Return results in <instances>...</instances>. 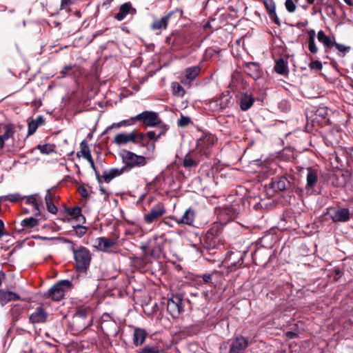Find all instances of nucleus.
I'll use <instances>...</instances> for the list:
<instances>
[{
    "label": "nucleus",
    "mask_w": 353,
    "mask_h": 353,
    "mask_svg": "<svg viewBox=\"0 0 353 353\" xmlns=\"http://www.w3.org/2000/svg\"><path fill=\"white\" fill-rule=\"evenodd\" d=\"M301 180L299 176L294 174H285L277 176L272 179V181L265 185L267 194L270 196L276 192H284L288 194L295 193L299 196L301 190Z\"/></svg>",
    "instance_id": "obj_1"
},
{
    "label": "nucleus",
    "mask_w": 353,
    "mask_h": 353,
    "mask_svg": "<svg viewBox=\"0 0 353 353\" xmlns=\"http://www.w3.org/2000/svg\"><path fill=\"white\" fill-rule=\"evenodd\" d=\"M222 245L221 239L204 236L199 251L205 260L212 263L219 262L221 261L220 250Z\"/></svg>",
    "instance_id": "obj_2"
},
{
    "label": "nucleus",
    "mask_w": 353,
    "mask_h": 353,
    "mask_svg": "<svg viewBox=\"0 0 353 353\" xmlns=\"http://www.w3.org/2000/svg\"><path fill=\"white\" fill-rule=\"evenodd\" d=\"M193 39L192 34L186 30H174L165 37V43L172 51L181 50L185 45L190 44Z\"/></svg>",
    "instance_id": "obj_3"
},
{
    "label": "nucleus",
    "mask_w": 353,
    "mask_h": 353,
    "mask_svg": "<svg viewBox=\"0 0 353 353\" xmlns=\"http://www.w3.org/2000/svg\"><path fill=\"white\" fill-rule=\"evenodd\" d=\"M70 250L73 253L77 271L80 273H86L92 261V254L90 250L81 245L78 248L72 247Z\"/></svg>",
    "instance_id": "obj_4"
},
{
    "label": "nucleus",
    "mask_w": 353,
    "mask_h": 353,
    "mask_svg": "<svg viewBox=\"0 0 353 353\" xmlns=\"http://www.w3.org/2000/svg\"><path fill=\"white\" fill-rule=\"evenodd\" d=\"M183 12L181 9L176 8L170 11L161 18H155L151 23L150 29L156 32V34L160 35L163 30L167 29L170 21L172 19H179L182 17Z\"/></svg>",
    "instance_id": "obj_5"
},
{
    "label": "nucleus",
    "mask_w": 353,
    "mask_h": 353,
    "mask_svg": "<svg viewBox=\"0 0 353 353\" xmlns=\"http://www.w3.org/2000/svg\"><path fill=\"white\" fill-rule=\"evenodd\" d=\"M306 174V184L304 188L301 185V190L302 192L299 194V196H303L305 195H311L317 194V191L315 190L319 183V171L317 169L312 167L307 168Z\"/></svg>",
    "instance_id": "obj_6"
},
{
    "label": "nucleus",
    "mask_w": 353,
    "mask_h": 353,
    "mask_svg": "<svg viewBox=\"0 0 353 353\" xmlns=\"http://www.w3.org/2000/svg\"><path fill=\"white\" fill-rule=\"evenodd\" d=\"M216 141V138L215 136L212 134L204 132L197 140L196 145L194 150L197 152L200 157H208L210 155L212 148Z\"/></svg>",
    "instance_id": "obj_7"
},
{
    "label": "nucleus",
    "mask_w": 353,
    "mask_h": 353,
    "mask_svg": "<svg viewBox=\"0 0 353 353\" xmlns=\"http://www.w3.org/2000/svg\"><path fill=\"white\" fill-rule=\"evenodd\" d=\"M122 162L127 172L136 167H143L147 164L146 158L142 155H138L129 150H123L121 154Z\"/></svg>",
    "instance_id": "obj_8"
},
{
    "label": "nucleus",
    "mask_w": 353,
    "mask_h": 353,
    "mask_svg": "<svg viewBox=\"0 0 353 353\" xmlns=\"http://www.w3.org/2000/svg\"><path fill=\"white\" fill-rule=\"evenodd\" d=\"M72 286V283L69 280H61L52 286L48 292H45L43 297L45 299H51L54 301H61L65 296L67 289Z\"/></svg>",
    "instance_id": "obj_9"
},
{
    "label": "nucleus",
    "mask_w": 353,
    "mask_h": 353,
    "mask_svg": "<svg viewBox=\"0 0 353 353\" xmlns=\"http://www.w3.org/2000/svg\"><path fill=\"white\" fill-rule=\"evenodd\" d=\"M130 263L132 267L141 272H148L152 270L153 261L143 251L140 256L130 257Z\"/></svg>",
    "instance_id": "obj_10"
},
{
    "label": "nucleus",
    "mask_w": 353,
    "mask_h": 353,
    "mask_svg": "<svg viewBox=\"0 0 353 353\" xmlns=\"http://www.w3.org/2000/svg\"><path fill=\"white\" fill-rule=\"evenodd\" d=\"M183 296L181 294H172L167 301V311L173 319H176L184 312Z\"/></svg>",
    "instance_id": "obj_11"
},
{
    "label": "nucleus",
    "mask_w": 353,
    "mask_h": 353,
    "mask_svg": "<svg viewBox=\"0 0 353 353\" xmlns=\"http://www.w3.org/2000/svg\"><path fill=\"white\" fill-rule=\"evenodd\" d=\"M143 135L138 130H132L130 133H119L116 134L113 142L118 145H125L129 142L139 147V143L143 141Z\"/></svg>",
    "instance_id": "obj_12"
},
{
    "label": "nucleus",
    "mask_w": 353,
    "mask_h": 353,
    "mask_svg": "<svg viewBox=\"0 0 353 353\" xmlns=\"http://www.w3.org/2000/svg\"><path fill=\"white\" fill-rule=\"evenodd\" d=\"M135 119L145 128H155L161 123V118L159 114L153 111H143L136 115Z\"/></svg>",
    "instance_id": "obj_13"
},
{
    "label": "nucleus",
    "mask_w": 353,
    "mask_h": 353,
    "mask_svg": "<svg viewBox=\"0 0 353 353\" xmlns=\"http://www.w3.org/2000/svg\"><path fill=\"white\" fill-rule=\"evenodd\" d=\"M325 213L334 223L347 222L350 219V212L348 208L339 206L330 207L326 209Z\"/></svg>",
    "instance_id": "obj_14"
},
{
    "label": "nucleus",
    "mask_w": 353,
    "mask_h": 353,
    "mask_svg": "<svg viewBox=\"0 0 353 353\" xmlns=\"http://www.w3.org/2000/svg\"><path fill=\"white\" fill-rule=\"evenodd\" d=\"M245 252L239 251L230 252L225 259V262L228 263V269L230 272H233L242 267L244 255Z\"/></svg>",
    "instance_id": "obj_15"
},
{
    "label": "nucleus",
    "mask_w": 353,
    "mask_h": 353,
    "mask_svg": "<svg viewBox=\"0 0 353 353\" xmlns=\"http://www.w3.org/2000/svg\"><path fill=\"white\" fill-rule=\"evenodd\" d=\"M165 213V209L164 206L161 203H158L154 205L150 210L144 215V221L148 224L152 223L157 221Z\"/></svg>",
    "instance_id": "obj_16"
},
{
    "label": "nucleus",
    "mask_w": 353,
    "mask_h": 353,
    "mask_svg": "<svg viewBox=\"0 0 353 353\" xmlns=\"http://www.w3.org/2000/svg\"><path fill=\"white\" fill-rule=\"evenodd\" d=\"M249 345V339L241 335L237 336L232 341L229 353H243Z\"/></svg>",
    "instance_id": "obj_17"
},
{
    "label": "nucleus",
    "mask_w": 353,
    "mask_h": 353,
    "mask_svg": "<svg viewBox=\"0 0 353 353\" xmlns=\"http://www.w3.org/2000/svg\"><path fill=\"white\" fill-rule=\"evenodd\" d=\"M318 41L323 45L325 58L330 59L328 53L335 44V37L334 36H327L323 30H319L317 33Z\"/></svg>",
    "instance_id": "obj_18"
},
{
    "label": "nucleus",
    "mask_w": 353,
    "mask_h": 353,
    "mask_svg": "<svg viewBox=\"0 0 353 353\" xmlns=\"http://www.w3.org/2000/svg\"><path fill=\"white\" fill-rule=\"evenodd\" d=\"M48 313L41 306L37 307L30 315L29 321L32 324H43L47 322Z\"/></svg>",
    "instance_id": "obj_19"
},
{
    "label": "nucleus",
    "mask_w": 353,
    "mask_h": 353,
    "mask_svg": "<svg viewBox=\"0 0 353 353\" xmlns=\"http://www.w3.org/2000/svg\"><path fill=\"white\" fill-rule=\"evenodd\" d=\"M202 158L193 150L185 155L182 165L185 169L188 170L196 168L202 160Z\"/></svg>",
    "instance_id": "obj_20"
},
{
    "label": "nucleus",
    "mask_w": 353,
    "mask_h": 353,
    "mask_svg": "<svg viewBox=\"0 0 353 353\" xmlns=\"http://www.w3.org/2000/svg\"><path fill=\"white\" fill-rule=\"evenodd\" d=\"M119 236L109 239L108 237H99L97 239V245L96 246L100 251L103 252H110V250L117 244Z\"/></svg>",
    "instance_id": "obj_21"
},
{
    "label": "nucleus",
    "mask_w": 353,
    "mask_h": 353,
    "mask_svg": "<svg viewBox=\"0 0 353 353\" xmlns=\"http://www.w3.org/2000/svg\"><path fill=\"white\" fill-rule=\"evenodd\" d=\"M196 216V210L190 207L188 208L181 217H172V219L174 220L178 224H185L187 225H193Z\"/></svg>",
    "instance_id": "obj_22"
},
{
    "label": "nucleus",
    "mask_w": 353,
    "mask_h": 353,
    "mask_svg": "<svg viewBox=\"0 0 353 353\" xmlns=\"http://www.w3.org/2000/svg\"><path fill=\"white\" fill-rule=\"evenodd\" d=\"M143 135V141L139 143L140 148H146L150 145L152 150L155 149V142L160 139L158 134L153 130L148 131L146 133L139 132Z\"/></svg>",
    "instance_id": "obj_23"
},
{
    "label": "nucleus",
    "mask_w": 353,
    "mask_h": 353,
    "mask_svg": "<svg viewBox=\"0 0 353 353\" xmlns=\"http://www.w3.org/2000/svg\"><path fill=\"white\" fill-rule=\"evenodd\" d=\"M201 66L194 65L185 70V79L181 81L184 85L190 84L200 74Z\"/></svg>",
    "instance_id": "obj_24"
},
{
    "label": "nucleus",
    "mask_w": 353,
    "mask_h": 353,
    "mask_svg": "<svg viewBox=\"0 0 353 353\" xmlns=\"http://www.w3.org/2000/svg\"><path fill=\"white\" fill-rule=\"evenodd\" d=\"M129 14L131 15L136 14L137 10L132 7L130 2H126L120 6L119 11L114 15V19L118 21H122Z\"/></svg>",
    "instance_id": "obj_25"
},
{
    "label": "nucleus",
    "mask_w": 353,
    "mask_h": 353,
    "mask_svg": "<svg viewBox=\"0 0 353 353\" xmlns=\"http://www.w3.org/2000/svg\"><path fill=\"white\" fill-rule=\"evenodd\" d=\"M148 333L143 328L136 327L132 335V343L135 347H139L144 344Z\"/></svg>",
    "instance_id": "obj_26"
},
{
    "label": "nucleus",
    "mask_w": 353,
    "mask_h": 353,
    "mask_svg": "<svg viewBox=\"0 0 353 353\" xmlns=\"http://www.w3.org/2000/svg\"><path fill=\"white\" fill-rule=\"evenodd\" d=\"M239 206L238 204H232L224 207L220 214V216H225L228 220L232 221L237 218L239 214Z\"/></svg>",
    "instance_id": "obj_27"
},
{
    "label": "nucleus",
    "mask_w": 353,
    "mask_h": 353,
    "mask_svg": "<svg viewBox=\"0 0 353 353\" xmlns=\"http://www.w3.org/2000/svg\"><path fill=\"white\" fill-rule=\"evenodd\" d=\"M141 250L145 253H147L148 256L150 257L153 261L154 259H157L159 258L163 250V245L160 244H156L152 248L142 246Z\"/></svg>",
    "instance_id": "obj_28"
},
{
    "label": "nucleus",
    "mask_w": 353,
    "mask_h": 353,
    "mask_svg": "<svg viewBox=\"0 0 353 353\" xmlns=\"http://www.w3.org/2000/svg\"><path fill=\"white\" fill-rule=\"evenodd\" d=\"M246 72L254 79H258L262 76V71L259 63L250 62L246 64Z\"/></svg>",
    "instance_id": "obj_29"
},
{
    "label": "nucleus",
    "mask_w": 353,
    "mask_h": 353,
    "mask_svg": "<svg viewBox=\"0 0 353 353\" xmlns=\"http://www.w3.org/2000/svg\"><path fill=\"white\" fill-rule=\"evenodd\" d=\"M66 213L72 216V219L79 223L85 222V217L81 214V208L79 206L65 209Z\"/></svg>",
    "instance_id": "obj_30"
},
{
    "label": "nucleus",
    "mask_w": 353,
    "mask_h": 353,
    "mask_svg": "<svg viewBox=\"0 0 353 353\" xmlns=\"http://www.w3.org/2000/svg\"><path fill=\"white\" fill-rule=\"evenodd\" d=\"M254 99L247 92H243L241 95L240 107L243 111L248 110L254 104Z\"/></svg>",
    "instance_id": "obj_31"
},
{
    "label": "nucleus",
    "mask_w": 353,
    "mask_h": 353,
    "mask_svg": "<svg viewBox=\"0 0 353 353\" xmlns=\"http://www.w3.org/2000/svg\"><path fill=\"white\" fill-rule=\"evenodd\" d=\"M274 71L281 75L286 76L289 74L288 62L283 58H279L275 63Z\"/></svg>",
    "instance_id": "obj_32"
},
{
    "label": "nucleus",
    "mask_w": 353,
    "mask_h": 353,
    "mask_svg": "<svg viewBox=\"0 0 353 353\" xmlns=\"http://www.w3.org/2000/svg\"><path fill=\"white\" fill-rule=\"evenodd\" d=\"M74 316L79 317L84 319H93L92 310L90 307L81 305L77 308V312Z\"/></svg>",
    "instance_id": "obj_33"
},
{
    "label": "nucleus",
    "mask_w": 353,
    "mask_h": 353,
    "mask_svg": "<svg viewBox=\"0 0 353 353\" xmlns=\"http://www.w3.org/2000/svg\"><path fill=\"white\" fill-rule=\"evenodd\" d=\"M77 157L82 156L87 161L91 160L92 155L86 140H83L80 143V151L77 153Z\"/></svg>",
    "instance_id": "obj_34"
},
{
    "label": "nucleus",
    "mask_w": 353,
    "mask_h": 353,
    "mask_svg": "<svg viewBox=\"0 0 353 353\" xmlns=\"http://www.w3.org/2000/svg\"><path fill=\"white\" fill-rule=\"evenodd\" d=\"M55 198V195H52L50 190H47L46 195L45 196L47 210L49 212L56 214L58 212L57 206L53 203V199Z\"/></svg>",
    "instance_id": "obj_35"
},
{
    "label": "nucleus",
    "mask_w": 353,
    "mask_h": 353,
    "mask_svg": "<svg viewBox=\"0 0 353 353\" xmlns=\"http://www.w3.org/2000/svg\"><path fill=\"white\" fill-rule=\"evenodd\" d=\"M20 299V296L11 291L0 290V301L7 303L11 301H17Z\"/></svg>",
    "instance_id": "obj_36"
},
{
    "label": "nucleus",
    "mask_w": 353,
    "mask_h": 353,
    "mask_svg": "<svg viewBox=\"0 0 353 353\" xmlns=\"http://www.w3.org/2000/svg\"><path fill=\"white\" fill-rule=\"evenodd\" d=\"M265 6L270 15V17L273 20L274 23L278 26H280V20L276 13V6L274 3L272 1L265 2Z\"/></svg>",
    "instance_id": "obj_37"
},
{
    "label": "nucleus",
    "mask_w": 353,
    "mask_h": 353,
    "mask_svg": "<svg viewBox=\"0 0 353 353\" xmlns=\"http://www.w3.org/2000/svg\"><path fill=\"white\" fill-rule=\"evenodd\" d=\"M73 323L79 330H83L92 325V319H84L74 316Z\"/></svg>",
    "instance_id": "obj_38"
},
{
    "label": "nucleus",
    "mask_w": 353,
    "mask_h": 353,
    "mask_svg": "<svg viewBox=\"0 0 353 353\" xmlns=\"http://www.w3.org/2000/svg\"><path fill=\"white\" fill-rule=\"evenodd\" d=\"M82 223L77 224V225H74L73 230L68 232V234L70 235H76L79 238L83 237L88 231V228L81 225Z\"/></svg>",
    "instance_id": "obj_39"
},
{
    "label": "nucleus",
    "mask_w": 353,
    "mask_h": 353,
    "mask_svg": "<svg viewBox=\"0 0 353 353\" xmlns=\"http://www.w3.org/2000/svg\"><path fill=\"white\" fill-rule=\"evenodd\" d=\"M137 353H163V350L157 345H146L139 349Z\"/></svg>",
    "instance_id": "obj_40"
},
{
    "label": "nucleus",
    "mask_w": 353,
    "mask_h": 353,
    "mask_svg": "<svg viewBox=\"0 0 353 353\" xmlns=\"http://www.w3.org/2000/svg\"><path fill=\"white\" fill-rule=\"evenodd\" d=\"M39 219L34 217H29L21 221V225L26 229H33L39 225Z\"/></svg>",
    "instance_id": "obj_41"
},
{
    "label": "nucleus",
    "mask_w": 353,
    "mask_h": 353,
    "mask_svg": "<svg viewBox=\"0 0 353 353\" xmlns=\"http://www.w3.org/2000/svg\"><path fill=\"white\" fill-rule=\"evenodd\" d=\"M136 122H137V120L135 119V116L132 117L128 119L122 120L120 122L113 123L111 126H110L107 128V130L108 129L112 128H121L123 126L132 125L135 124Z\"/></svg>",
    "instance_id": "obj_42"
},
{
    "label": "nucleus",
    "mask_w": 353,
    "mask_h": 353,
    "mask_svg": "<svg viewBox=\"0 0 353 353\" xmlns=\"http://www.w3.org/2000/svg\"><path fill=\"white\" fill-rule=\"evenodd\" d=\"M23 312V307L20 304L14 305L10 310L12 321L14 323L17 321Z\"/></svg>",
    "instance_id": "obj_43"
},
{
    "label": "nucleus",
    "mask_w": 353,
    "mask_h": 353,
    "mask_svg": "<svg viewBox=\"0 0 353 353\" xmlns=\"http://www.w3.org/2000/svg\"><path fill=\"white\" fill-rule=\"evenodd\" d=\"M37 194L30 195L26 198V203L32 205L34 209V214L36 216L39 215V205L36 199Z\"/></svg>",
    "instance_id": "obj_44"
},
{
    "label": "nucleus",
    "mask_w": 353,
    "mask_h": 353,
    "mask_svg": "<svg viewBox=\"0 0 353 353\" xmlns=\"http://www.w3.org/2000/svg\"><path fill=\"white\" fill-rule=\"evenodd\" d=\"M3 128L5 129V132L0 137L6 141L14 135L15 130L14 125L12 124H6L3 125Z\"/></svg>",
    "instance_id": "obj_45"
},
{
    "label": "nucleus",
    "mask_w": 353,
    "mask_h": 353,
    "mask_svg": "<svg viewBox=\"0 0 353 353\" xmlns=\"http://www.w3.org/2000/svg\"><path fill=\"white\" fill-rule=\"evenodd\" d=\"M172 90L174 96L183 97L185 93L184 88L177 82L172 83Z\"/></svg>",
    "instance_id": "obj_46"
},
{
    "label": "nucleus",
    "mask_w": 353,
    "mask_h": 353,
    "mask_svg": "<svg viewBox=\"0 0 353 353\" xmlns=\"http://www.w3.org/2000/svg\"><path fill=\"white\" fill-rule=\"evenodd\" d=\"M205 236H210V237L215 239H221L220 237V228L218 225H213L206 232Z\"/></svg>",
    "instance_id": "obj_47"
},
{
    "label": "nucleus",
    "mask_w": 353,
    "mask_h": 353,
    "mask_svg": "<svg viewBox=\"0 0 353 353\" xmlns=\"http://www.w3.org/2000/svg\"><path fill=\"white\" fill-rule=\"evenodd\" d=\"M75 67L74 64H69L63 66V69L61 70L60 74H61V77H65L67 76H70L74 74L73 69Z\"/></svg>",
    "instance_id": "obj_48"
},
{
    "label": "nucleus",
    "mask_w": 353,
    "mask_h": 353,
    "mask_svg": "<svg viewBox=\"0 0 353 353\" xmlns=\"http://www.w3.org/2000/svg\"><path fill=\"white\" fill-rule=\"evenodd\" d=\"M337 50L339 51V55L341 57H344L346 53H347L350 50V46H345L343 44L338 43L335 41V44L334 45Z\"/></svg>",
    "instance_id": "obj_49"
},
{
    "label": "nucleus",
    "mask_w": 353,
    "mask_h": 353,
    "mask_svg": "<svg viewBox=\"0 0 353 353\" xmlns=\"http://www.w3.org/2000/svg\"><path fill=\"white\" fill-rule=\"evenodd\" d=\"M37 148L39 149L42 154H49L54 151L51 144L38 145Z\"/></svg>",
    "instance_id": "obj_50"
},
{
    "label": "nucleus",
    "mask_w": 353,
    "mask_h": 353,
    "mask_svg": "<svg viewBox=\"0 0 353 353\" xmlns=\"http://www.w3.org/2000/svg\"><path fill=\"white\" fill-rule=\"evenodd\" d=\"M3 201H10V202L15 203L19 201L23 200L24 198L22 197L19 194H12L3 196Z\"/></svg>",
    "instance_id": "obj_51"
},
{
    "label": "nucleus",
    "mask_w": 353,
    "mask_h": 353,
    "mask_svg": "<svg viewBox=\"0 0 353 353\" xmlns=\"http://www.w3.org/2000/svg\"><path fill=\"white\" fill-rule=\"evenodd\" d=\"M308 50L310 53L314 54L318 52V47L315 42V39H307Z\"/></svg>",
    "instance_id": "obj_52"
},
{
    "label": "nucleus",
    "mask_w": 353,
    "mask_h": 353,
    "mask_svg": "<svg viewBox=\"0 0 353 353\" xmlns=\"http://www.w3.org/2000/svg\"><path fill=\"white\" fill-rule=\"evenodd\" d=\"M312 60L309 63L308 66L310 70H321L323 68L322 63L318 60H312V57L310 58Z\"/></svg>",
    "instance_id": "obj_53"
},
{
    "label": "nucleus",
    "mask_w": 353,
    "mask_h": 353,
    "mask_svg": "<svg viewBox=\"0 0 353 353\" xmlns=\"http://www.w3.org/2000/svg\"><path fill=\"white\" fill-rule=\"evenodd\" d=\"M159 130V132L158 134V137H161L162 136L165 135L167 131L170 129V127L168 124L164 123L162 120L161 119V123L159 125H157V126Z\"/></svg>",
    "instance_id": "obj_54"
},
{
    "label": "nucleus",
    "mask_w": 353,
    "mask_h": 353,
    "mask_svg": "<svg viewBox=\"0 0 353 353\" xmlns=\"http://www.w3.org/2000/svg\"><path fill=\"white\" fill-rule=\"evenodd\" d=\"M102 178L105 183H110L114 178H115V176H114L111 169H110L108 170H105L103 172Z\"/></svg>",
    "instance_id": "obj_55"
},
{
    "label": "nucleus",
    "mask_w": 353,
    "mask_h": 353,
    "mask_svg": "<svg viewBox=\"0 0 353 353\" xmlns=\"http://www.w3.org/2000/svg\"><path fill=\"white\" fill-rule=\"evenodd\" d=\"M191 122L190 117L181 116L180 119H178L177 124L179 127L183 128L189 125Z\"/></svg>",
    "instance_id": "obj_56"
},
{
    "label": "nucleus",
    "mask_w": 353,
    "mask_h": 353,
    "mask_svg": "<svg viewBox=\"0 0 353 353\" xmlns=\"http://www.w3.org/2000/svg\"><path fill=\"white\" fill-rule=\"evenodd\" d=\"M285 6L286 10L290 13L296 10V6L292 0H285Z\"/></svg>",
    "instance_id": "obj_57"
},
{
    "label": "nucleus",
    "mask_w": 353,
    "mask_h": 353,
    "mask_svg": "<svg viewBox=\"0 0 353 353\" xmlns=\"http://www.w3.org/2000/svg\"><path fill=\"white\" fill-rule=\"evenodd\" d=\"M39 128L38 124H36L33 120L28 123V135L30 136L33 134L37 128Z\"/></svg>",
    "instance_id": "obj_58"
},
{
    "label": "nucleus",
    "mask_w": 353,
    "mask_h": 353,
    "mask_svg": "<svg viewBox=\"0 0 353 353\" xmlns=\"http://www.w3.org/2000/svg\"><path fill=\"white\" fill-rule=\"evenodd\" d=\"M199 277L201 278L204 283H212V274H203L202 275L199 276Z\"/></svg>",
    "instance_id": "obj_59"
},
{
    "label": "nucleus",
    "mask_w": 353,
    "mask_h": 353,
    "mask_svg": "<svg viewBox=\"0 0 353 353\" xmlns=\"http://www.w3.org/2000/svg\"><path fill=\"white\" fill-rule=\"evenodd\" d=\"M333 272L334 273V279H335V281H338L340 277H341V276L343 274V270L341 268H339V267H335L333 269Z\"/></svg>",
    "instance_id": "obj_60"
},
{
    "label": "nucleus",
    "mask_w": 353,
    "mask_h": 353,
    "mask_svg": "<svg viewBox=\"0 0 353 353\" xmlns=\"http://www.w3.org/2000/svg\"><path fill=\"white\" fill-rule=\"evenodd\" d=\"M111 170L112 171L114 176L115 177L119 176L121 175L123 173L127 172L124 166H123L121 168H111Z\"/></svg>",
    "instance_id": "obj_61"
},
{
    "label": "nucleus",
    "mask_w": 353,
    "mask_h": 353,
    "mask_svg": "<svg viewBox=\"0 0 353 353\" xmlns=\"http://www.w3.org/2000/svg\"><path fill=\"white\" fill-rule=\"evenodd\" d=\"M78 192L81 196L85 199L88 198L89 196L88 190L84 185H80L78 188Z\"/></svg>",
    "instance_id": "obj_62"
},
{
    "label": "nucleus",
    "mask_w": 353,
    "mask_h": 353,
    "mask_svg": "<svg viewBox=\"0 0 353 353\" xmlns=\"http://www.w3.org/2000/svg\"><path fill=\"white\" fill-rule=\"evenodd\" d=\"M61 241L63 243L70 244V249L73 248H77L76 244L71 240L66 239V238H61Z\"/></svg>",
    "instance_id": "obj_63"
},
{
    "label": "nucleus",
    "mask_w": 353,
    "mask_h": 353,
    "mask_svg": "<svg viewBox=\"0 0 353 353\" xmlns=\"http://www.w3.org/2000/svg\"><path fill=\"white\" fill-rule=\"evenodd\" d=\"M36 124H38V126L43 125L44 123V119L43 116H38L36 119L33 120Z\"/></svg>",
    "instance_id": "obj_64"
}]
</instances>
